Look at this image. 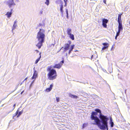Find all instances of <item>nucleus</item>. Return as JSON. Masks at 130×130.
I'll list each match as a JSON object with an SVG mask.
<instances>
[{"instance_id": "1", "label": "nucleus", "mask_w": 130, "mask_h": 130, "mask_svg": "<svg viewBox=\"0 0 130 130\" xmlns=\"http://www.w3.org/2000/svg\"><path fill=\"white\" fill-rule=\"evenodd\" d=\"M97 114V112L95 111H93L91 115V118L92 120H94L95 123H94L93 124L96 125L100 123H101L106 120H108V118L106 116H105L103 114H101L100 115L99 119L96 116Z\"/></svg>"}, {"instance_id": "2", "label": "nucleus", "mask_w": 130, "mask_h": 130, "mask_svg": "<svg viewBox=\"0 0 130 130\" xmlns=\"http://www.w3.org/2000/svg\"><path fill=\"white\" fill-rule=\"evenodd\" d=\"M47 71H49L48 75L50 80H53L56 78L57 75L56 71L55 70L51 69V67H49L47 69Z\"/></svg>"}, {"instance_id": "3", "label": "nucleus", "mask_w": 130, "mask_h": 130, "mask_svg": "<svg viewBox=\"0 0 130 130\" xmlns=\"http://www.w3.org/2000/svg\"><path fill=\"white\" fill-rule=\"evenodd\" d=\"M45 31L42 29H40L39 31L37 33V38L38 41L44 42L45 40Z\"/></svg>"}, {"instance_id": "4", "label": "nucleus", "mask_w": 130, "mask_h": 130, "mask_svg": "<svg viewBox=\"0 0 130 130\" xmlns=\"http://www.w3.org/2000/svg\"><path fill=\"white\" fill-rule=\"evenodd\" d=\"M106 120L98 124H96L102 130H105L106 129L107 130H108V120Z\"/></svg>"}, {"instance_id": "5", "label": "nucleus", "mask_w": 130, "mask_h": 130, "mask_svg": "<svg viewBox=\"0 0 130 130\" xmlns=\"http://www.w3.org/2000/svg\"><path fill=\"white\" fill-rule=\"evenodd\" d=\"M64 61L62 60L60 63L58 64H56L53 67V68H56L57 69H60L61 67L62 64L64 63Z\"/></svg>"}, {"instance_id": "6", "label": "nucleus", "mask_w": 130, "mask_h": 130, "mask_svg": "<svg viewBox=\"0 0 130 130\" xmlns=\"http://www.w3.org/2000/svg\"><path fill=\"white\" fill-rule=\"evenodd\" d=\"M22 113L20 111L19 112V110L18 109L17 111L15 114H13V119L15 120V117L17 116V118L19 117Z\"/></svg>"}, {"instance_id": "7", "label": "nucleus", "mask_w": 130, "mask_h": 130, "mask_svg": "<svg viewBox=\"0 0 130 130\" xmlns=\"http://www.w3.org/2000/svg\"><path fill=\"white\" fill-rule=\"evenodd\" d=\"M13 1L14 0H9L7 2V4L10 7H11L12 6L15 5Z\"/></svg>"}, {"instance_id": "8", "label": "nucleus", "mask_w": 130, "mask_h": 130, "mask_svg": "<svg viewBox=\"0 0 130 130\" xmlns=\"http://www.w3.org/2000/svg\"><path fill=\"white\" fill-rule=\"evenodd\" d=\"M102 25L103 26V27L104 28H107V25L106 24L108 22V20L105 19H102Z\"/></svg>"}, {"instance_id": "9", "label": "nucleus", "mask_w": 130, "mask_h": 130, "mask_svg": "<svg viewBox=\"0 0 130 130\" xmlns=\"http://www.w3.org/2000/svg\"><path fill=\"white\" fill-rule=\"evenodd\" d=\"M118 28V31L117 32V33L120 34V31H122L123 29L122 23H119V24Z\"/></svg>"}, {"instance_id": "10", "label": "nucleus", "mask_w": 130, "mask_h": 130, "mask_svg": "<svg viewBox=\"0 0 130 130\" xmlns=\"http://www.w3.org/2000/svg\"><path fill=\"white\" fill-rule=\"evenodd\" d=\"M103 45L104 46L102 48V50H101V52L102 53L103 52V51L105 49L107 48L109 46L108 44L107 43H103Z\"/></svg>"}, {"instance_id": "11", "label": "nucleus", "mask_w": 130, "mask_h": 130, "mask_svg": "<svg viewBox=\"0 0 130 130\" xmlns=\"http://www.w3.org/2000/svg\"><path fill=\"white\" fill-rule=\"evenodd\" d=\"M70 46L69 45V44H68V43L65 44L64 47V51L65 52L68 50L69 49Z\"/></svg>"}, {"instance_id": "12", "label": "nucleus", "mask_w": 130, "mask_h": 130, "mask_svg": "<svg viewBox=\"0 0 130 130\" xmlns=\"http://www.w3.org/2000/svg\"><path fill=\"white\" fill-rule=\"evenodd\" d=\"M44 42L43 41H39L38 43L36 44V46H37L39 49H40L43 43Z\"/></svg>"}, {"instance_id": "13", "label": "nucleus", "mask_w": 130, "mask_h": 130, "mask_svg": "<svg viewBox=\"0 0 130 130\" xmlns=\"http://www.w3.org/2000/svg\"><path fill=\"white\" fill-rule=\"evenodd\" d=\"M37 75L38 74L37 71L34 70L33 75L31 78L32 79H35L37 77Z\"/></svg>"}, {"instance_id": "14", "label": "nucleus", "mask_w": 130, "mask_h": 130, "mask_svg": "<svg viewBox=\"0 0 130 130\" xmlns=\"http://www.w3.org/2000/svg\"><path fill=\"white\" fill-rule=\"evenodd\" d=\"M60 6V10L61 12V16L63 17V4H61Z\"/></svg>"}, {"instance_id": "15", "label": "nucleus", "mask_w": 130, "mask_h": 130, "mask_svg": "<svg viewBox=\"0 0 130 130\" xmlns=\"http://www.w3.org/2000/svg\"><path fill=\"white\" fill-rule=\"evenodd\" d=\"M122 15V14H119L118 16V24L122 23L121 21V16Z\"/></svg>"}, {"instance_id": "16", "label": "nucleus", "mask_w": 130, "mask_h": 130, "mask_svg": "<svg viewBox=\"0 0 130 130\" xmlns=\"http://www.w3.org/2000/svg\"><path fill=\"white\" fill-rule=\"evenodd\" d=\"M17 21L16 20H15L14 22V24L13 25V26L12 28V32H13V30L17 26V24H16V23H17Z\"/></svg>"}, {"instance_id": "17", "label": "nucleus", "mask_w": 130, "mask_h": 130, "mask_svg": "<svg viewBox=\"0 0 130 130\" xmlns=\"http://www.w3.org/2000/svg\"><path fill=\"white\" fill-rule=\"evenodd\" d=\"M74 46L75 45L74 44L70 46V48L68 52V54H70L71 53V51H72L74 47Z\"/></svg>"}, {"instance_id": "18", "label": "nucleus", "mask_w": 130, "mask_h": 130, "mask_svg": "<svg viewBox=\"0 0 130 130\" xmlns=\"http://www.w3.org/2000/svg\"><path fill=\"white\" fill-rule=\"evenodd\" d=\"M53 86V85L52 84L51 85L49 88L46 89V91L47 92H49L52 89Z\"/></svg>"}, {"instance_id": "19", "label": "nucleus", "mask_w": 130, "mask_h": 130, "mask_svg": "<svg viewBox=\"0 0 130 130\" xmlns=\"http://www.w3.org/2000/svg\"><path fill=\"white\" fill-rule=\"evenodd\" d=\"M12 13L11 12H8L6 14V15H7L8 18H9L10 17H11Z\"/></svg>"}, {"instance_id": "20", "label": "nucleus", "mask_w": 130, "mask_h": 130, "mask_svg": "<svg viewBox=\"0 0 130 130\" xmlns=\"http://www.w3.org/2000/svg\"><path fill=\"white\" fill-rule=\"evenodd\" d=\"M69 96L70 97L73 98L77 99L78 98V97L77 96L73 95L71 94H69Z\"/></svg>"}, {"instance_id": "21", "label": "nucleus", "mask_w": 130, "mask_h": 130, "mask_svg": "<svg viewBox=\"0 0 130 130\" xmlns=\"http://www.w3.org/2000/svg\"><path fill=\"white\" fill-rule=\"evenodd\" d=\"M71 29L70 28H68L67 30V32L68 35L71 34Z\"/></svg>"}, {"instance_id": "22", "label": "nucleus", "mask_w": 130, "mask_h": 130, "mask_svg": "<svg viewBox=\"0 0 130 130\" xmlns=\"http://www.w3.org/2000/svg\"><path fill=\"white\" fill-rule=\"evenodd\" d=\"M109 123L110 125V126L111 127H113V126L114 123L112 121V120L111 119L110 120Z\"/></svg>"}, {"instance_id": "23", "label": "nucleus", "mask_w": 130, "mask_h": 130, "mask_svg": "<svg viewBox=\"0 0 130 130\" xmlns=\"http://www.w3.org/2000/svg\"><path fill=\"white\" fill-rule=\"evenodd\" d=\"M69 36V37L72 40H74V36L73 35L71 34L69 35H68Z\"/></svg>"}, {"instance_id": "24", "label": "nucleus", "mask_w": 130, "mask_h": 130, "mask_svg": "<svg viewBox=\"0 0 130 130\" xmlns=\"http://www.w3.org/2000/svg\"><path fill=\"white\" fill-rule=\"evenodd\" d=\"M41 53L39 54L40 55V57L39 58H38L35 61V64L37 63L40 60L41 58Z\"/></svg>"}, {"instance_id": "25", "label": "nucleus", "mask_w": 130, "mask_h": 130, "mask_svg": "<svg viewBox=\"0 0 130 130\" xmlns=\"http://www.w3.org/2000/svg\"><path fill=\"white\" fill-rule=\"evenodd\" d=\"M95 110L96 112H97V113L98 112L99 113H100V114H102L101 113V110L99 109H95Z\"/></svg>"}, {"instance_id": "26", "label": "nucleus", "mask_w": 130, "mask_h": 130, "mask_svg": "<svg viewBox=\"0 0 130 130\" xmlns=\"http://www.w3.org/2000/svg\"><path fill=\"white\" fill-rule=\"evenodd\" d=\"M113 69L112 67H109L108 68V71H109L110 73H111L112 72Z\"/></svg>"}, {"instance_id": "27", "label": "nucleus", "mask_w": 130, "mask_h": 130, "mask_svg": "<svg viewBox=\"0 0 130 130\" xmlns=\"http://www.w3.org/2000/svg\"><path fill=\"white\" fill-rule=\"evenodd\" d=\"M46 2L45 3V4L47 6H48L50 3L49 0H45Z\"/></svg>"}, {"instance_id": "28", "label": "nucleus", "mask_w": 130, "mask_h": 130, "mask_svg": "<svg viewBox=\"0 0 130 130\" xmlns=\"http://www.w3.org/2000/svg\"><path fill=\"white\" fill-rule=\"evenodd\" d=\"M87 124L86 123H84L83 124V128H84L86 126Z\"/></svg>"}, {"instance_id": "29", "label": "nucleus", "mask_w": 130, "mask_h": 130, "mask_svg": "<svg viewBox=\"0 0 130 130\" xmlns=\"http://www.w3.org/2000/svg\"><path fill=\"white\" fill-rule=\"evenodd\" d=\"M119 35V34L116 33V35L115 36V39L116 40L117 39V37Z\"/></svg>"}, {"instance_id": "30", "label": "nucleus", "mask_w": 130, "mask_h": 130, "mask_svg": "<svg viewBox=\"0 0 130 130\" xmlns=\"http://www.w3.org/2000/svg\"><path fill=\"white\" fill-rule=\"evenodd\" d=\"M56 101L57 102H59V98L58 97H56Z\"/></svg>"}, {"instance_id": "31", "label": "nucleus", "mask_w": 130, "mask_h": 130, "mask_svg": "<svg viewBox=\"0 0 130 130\" xmlns=\"http://www.w3.org/2000/svg\"><path fill=\"white\" fill-rule=\"evenodd\" d=\"M66 12L67 15H68V10L67 9H66Z\"/></svg>"}, {"instance_id": "32", "label": "nucleus", "mask_w": 130, "mask_h": 130, "mask_svg": "<svg viewBox=\"0 0 130 130\" xmlns=\"http://www.w3.org/2000/svg\"><path fill=\"white\" fill-rule=\"evenodd\" d=\"M68 44H69V45H70H70L71 44V41L69 40L68 41Z\"/></svg>"}, {"instance_id": "33", "label": "nucleus", "mask_w": 130, "mask_h": 130, "mask_svg": "<svg viewBox=\"0 0 130 130\" xmlns=\"http://www.w3.org/2000/svg\"><path fill=\"white\" fill-rule=\"evenodd\" d=\"M64 3H65V5H64V6L66 7L67 5V2H64Z\"/></svg>"}, {"instance_id": "34", "label": "nucleus", "mask_w": 130, "mask_h": 130, "mask_svg": "<svg viewBox=\"0 0 130 130\" xmlns=\"http://www.w3.org/2000/svg\"><path fill=\"white\" fill-rule=\"evenodd\" d=\"M43 13V11L42 10L40 12V13L41 14H42V13Z\"/></svg>"}, {"instance_id": "35", "label": "nucleus", "mask_w": 130, "mask_h": 130, "mask_svg": "<svg viewBox=\"0 0 130 130\" xmlns=\"http://www.w3.org/2000/svg\"><path fill=\"white\" fill-rule=\"evenodd\" d=\"M16 105V104H14L13 105V107H14V108L13 109L15 108V106Z\"/></svg>"}, {"instance_id": "36", "label": "nucleus", "mask_w": 130, "mask_h": 130, "mask_svg": "<svg viewBox=\"0 0 130 130\" xmlns=\"http://www.w3.org/2000/svg\"><path fill=\"white\" fill-rule=\"evenodd\" d=\"M103 2L104 3L106 4V0H103Z\"/></svg>"}, {"instance_id": "37", "label": "nucleus", "mask_w": 130, "mask_h": 130, "mask_svg": "<svg viewBox=\"0 0 130 130\" xmlns=\"http://www.w3.org/2000/svg\"><path fill=\"white\" fill-rule=\"evenodd\" d=\"M66 17H67V18L68 19V18H69L68 15H67Z\"/></svg>"}, {"instance_id": "38", "label": "nucleus", "mask_w": 130, "mask_h": 130, "mask_svg": "<svg viewBox=\"0 0 130 130\" xmlns=\"http://www.w3.org/2000/svg\"><path fill=\"white\" fill-rule=\"evenodd\" d=\"M24 91L23 90L22 91L21 93V94H22L24 92Z\"/></svg>"}, {"instance_id": "39", "label": "nucleus", "mask_w": 130, "mask_h": 130, "mask_svg": "<svg viewBox=\"0 0 130 130\" xmlns=\"http://www.w3.org/2000/svg\"><path fill=\"white\" fill-rule=\"evenodd\" d=\"M28 78L27 77H26V78L25 79H24V80H26Z\"/></svg>"}, {"instance_id": "40", "label": "nucleus", "mask_w": 130, "mask_h": 130, "mask_svg": "<svg viewBox=\"0 0 130 130\" xmlns=\"http://www.w3.org/2000/svg\"><path fill=\"white\" fill-rule=\"evenodd\" d=\"M68 0H64V2H67Z\"/></svg>"}, {"instance_id": "41", "label": "nucleus", "mask_w": 130, "mask_h": 130, "mask_svg": "<svg viewBox=\"0 0 130 130\" xmlns=\"http://www.w3.org/2000/svg\"><path fill=\"white\" fill-rule=\"evenodd\" d=\"M125 94H126V90H125Z\"/></svg>"}, {"instance_id": "42", "label": "nucleus", "mask_w": 130, "mask_h": 130, "mask_svg": "<svg viewBox=\"0 0 130 130\" xmlns=\"http://www.w3.org/2000/svg\"><path fill=\"white\" fill-rule=\"evenodd\" d=\"M35 81V80H34L32 82V83L31 85L32 84H33V83L34 82V81Z\"/></svg>"}, {"instance_id": "43", "label": "nucleus", "mask_w": 130, "mask_h": 130, "mask_svg": "<svg viewBox=\"0 0 130 130\" xmlns=\"http://www.w3.org/2000/svg\"><path fill=\"white\" fill-rule=\"evenodd\" d=\"M22 113L23 112V110H22L21 111H20Z\"/></svg>"}, {"instance_id": "44", "label": "nucleus", "mask_w": 130, "mask_h": 130, "mask_svg": "<svg viewBox=\"0 0 130 130\" xmlns=\"http://www.w3.org/2000/svg\"><path fill=\"white\" fill-rule=\"evenodd\" d=\"M93 56V55H92V56L91 57V59H92V58Z\"/></svg>"}, {"instance_id": "45", "label": "nucleus", "mask_w": 130, "mask_h": 130, "mask_svg": "<svg viewBox=\"0 0 130 130\" xmlns=\"http://www.w3.org/2000/svg\"><path fill=\"white\" fill-rule=\"evenodd\" d=\"M36 51L37 52H39V51H38V50H36Z\"/></svg>"}, {"instance_id": "46", "label": "nucleus", "mask_w": 130, "mask_h": 130, "mask_svg": "<svg viewBox=\"0 0 130 130\" xmlns=\"http://www.w3.org/2000/svg\"><path fill=\"white\" fill-rule=\"evenodd\" d=\"M11 12L12 11V9H11Z\"/></svg>"}, {"instance_id": "47", "label": "nucleus", "mask_w": 130, "mask_h": 130, "mask_svg": "<svg viewBox=\"0 0 130 130\" xmlns=\"http://www.w3.org/2000/svg\"><path fill=\"white\" fill-rule=\"evenodd\" d=\"M96 98L99 97V96H98L96 95Z\"/></svg>"}, {"instance_id": "48", "label": "nucleus", "mask_w": 130, "mask_h": 130, "mask_svg": "<svg viewBox=\"0 0 130 130\" xmlns=\"http://www.w3.org/2000/svg\"><path fill=\"white\" fill-rule=\"evenodd\" d=\"M66 56H67V53H66Z\"/></svg>"}, {"instance_id": "49", "label": "nucleus", "mask_w": 130, "mask_h": 130, "mask_svg": "<svg viewBox=\"0 0 130 130\" xmlns=\"http://www.w3.org/2000/svg\"><path fill=\"white\" fill-rule=\"evenodd\" d=\"M16 0V1H17V2H18L19 1V0Z\"/></svg>"}, {"instance_id": "50", "label": "nucleus", "mask_w": 130, "mask_h": 130, "mask_svg": "<svg viewBox=\"0 0 130 130\" xmlns=\"http://www.w3.org/2000/svg\"><path fill=\"white\" fill-rule=\"evenodd\" d=\"M104 71V72H105V71H106V70H105V71Z\"/></svg>"}, {"instance_id": "51", "label": "nucleus", "mask_w": 130, "mask_h": 130, "mask_svg": "<svg viewBox=\"0 0 130 130\" xmlns=\"http://www.w3.org/2000/svg\"><path fill=\"white\" fill-rule=\"evenodd\" d=\"M63 48V47H62L61 48V49L62 48Z\"/></svg>"}, {"instance_id": "52", "label": "nucleus", "mask_w": 130, "mask_h": 130, "mask_svg": "<svg viewBox=\"0 0 130 130\" xmlns=\"http://www.w3.org/2000/svg\"><path fill=\"white\" fill-rule=\"evenodd\" d=\"M25 81V80H24L23 81V82H24V81Z\"/></svg>"}, {"instance_id": "53", "label": "nucleus", "mask_w": 130, "mask_h": 130, "mask_svg": "<svg viewBox=\"0 0 130 130\" xmlns=\"http://www.w3.org/2000/svg\"><path fill=\"white\" fill-rule=\"evenodd\" d=\"M25 81V80H24L23 81V82H24V81Z\"/></svg>"}, {"instance_id": "54", "label": "nucleus", "mask_w": 130, "mask_h": 130, "mask_svg": "<svg viewBox=\"0 0 130 130\" xmlns=\"http://www.w3.org/2000/svg\"><path fill=\"white\" fill-rule=\"evenodd\" d=\"M11 121H10V122H11Z\"/></svg>"}, {"instance_id": "55", "label": "nucleus", "mask_w": 130, "mask_h": 130, "mask_svg": "<svg viewBox=\"0 0 130 130\" xmlns=\"http://www.w3.org/2000/svg\"><path fill=\"white\" fill-rule=\"evenodd\" d=\"M14 91H13V92Z\"/></svg>"}, {"instance_id": "56", "label": "nucleus", "mask_w": 130, "mask_h": 130, "mask_svg": "<svg viewBox=\"0 0 130 130\" xmlns=\"http://www.w3.org/2000/svg\"><path fill=\"white\" fill-rule=\"evenodd\" d=\"M14 91H13V92Z\"/></svg>"}, {"instance_id": "57", "label": "nucleus", "mask_w": 130, "mask_h": 130, "mask_svg": "<svg viewBox=\"0 0 130 130\" xmlns=\"http://www.w3.org/2000/svg\"><path fill=\"white\" fill-rule=\"evenodd\" d=\"M14 91H13V92Z\"/></svg>"}, {"instance_id": "58", "label": "nucleus", "mask_w": 130, "mask_h": 130, "mask_svg": "<svg viewBox=\"0 0 130 130\" xmlns=\"http://www.w3.org/2000/svg\"><path fill=\"white\" fill-rule=\"evenodd\" d=\"M14 91H13V92Z\"/></svg>"}, {"instance_id": "59", "label": "nucleus", "mask_w": 130, "mask_h": 130, "mask_svg": "<svg viewBox=\"0 0 130 130\" xmlns=\"http://www.w3.org/2000/svg\"><path fill=\"white\" fill-rule=\"evenodd\" d=\"M129 95L130 96V94H129Z\"/></svg>"}, {"instance_id": "60", "label": "nucleus", "mask_w": 130, "mask_h": 130, "mask_svg": "<svg viewBox=\"0 0 130 130\" xmlns=\"http://www.w3.org/2000/svg\"><path fill=\"white\" fill-rule=\"evenodd\" d=\"M116 130H117V129H116Z\"/></svg>"}]
</instances>
